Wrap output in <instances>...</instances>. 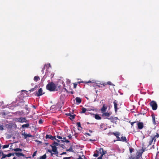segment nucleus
I'll list each match as a JSON object with an SVG mask.
<instances>
[{
	"mask_svg": "<svg viewBox=\"0 0 159 159\" xmlns=\"http://www.w3.org/2000/svg\"><path fill=\"white\" fill-rule=\"evenodd\" d=\"M6 156H7V157H9L11 156V154L10 153H9L8 154L6 155Z\"/></svg>",
	"mask_w": 159,
	"mask_h": 159,
	"instance_id": "09e8293b",
	"label": "nucleus"
},
{
	"mask_svg": "<svg viewBox=\"0 0 159 159\" xmlns=\"http://www.w3.org/2000/svg\"><path fill=\"white\" fill-rule=\"evenodd\" d=\"M22 135L24 136L25 139H26L28 137H32V136L30 134H26L25 133V132L23 133Z\"/></svg>",
	"mask_w": 159,
	"mask_h": 159,
	"instance_id": "dca6fc26",
	"label": "nucleus"
},
{
	"mask_svg": "<svg viewBox=\"0 0 159 159\" xmlns=\"http://www.w3.org/2000/svg\"><path fill=\"white\" fill-rule=\"evenodd\" d=\"M67 137H68L70 139H71L72 137L71 136L70 134L69 135H68Z\"/></svg>",
	"mask_w": 159,
	"mask_h": 159,
	"instance_id": "603ef678",
	"label": "nucleus"
},
{
	"mask_svg": "<svg viewBox=\"0 0 159 159\" xmlns=\"http://www.w3.org/2000/svg\"><path fill=\"white\" fill-rule=\"evenodd\" d=\"M147 110L145 109H141L140 111V114L144 115L146 114Z\"/></svg>",
	"mask_w": 159,
	"mask_h": 159,
	"instance_id": "aec40b11",
	"label": "nucleus"
},
{
	"mask_svg": "<svg viewBox=\"0 0 159 159\" xmlns=\"http://www.w3.org/2000/svg\"><path fill=\"white\" fill-rule=\"evenodd\" d=\"M134 151V149L133 148H129V152L132 153Z\"/></svg>",
	"mask_w": 159,
	"mask_h": 159,
	"instance_id": "c9c22d12",
	"label": "nucleus"
},
{
	"mask_svg": "<svg viewBox=\"0 0 159 159\" xmlns=\"http://www.w3.org/2000/svg\"><path fill=\"white\" fill-rule=\"evenodd\" d=\"M52 148V151L54 152L55 154H57L58 152L57 151V148L55 146L51 145Z\"/></svg>",
	"mask_w": 159,
	"mask_h": 159,
	"instance_id": "9b49d317",
	"label": "nucleus"
},
{
	"mask_svg": "<svg viewBox=\"0 0 159 159\" xmlns=\"http://www.w3.org/2000/svg\"><path fill=\"white\" fill-rule=\"evenodd\" d=\"M42 92V88H40L39 89L38 92H36V95L38 97H39L42 95L43 94H44V93H43Z\"/></svg>",
	"mask_w": 159,
	"mask_h": 159,
	"instance_id": "9d476101",
	"label": "nucleus"
},
{
	"mask_svg": "<svg viewBox=\"0 0 159 159\" xmlns=\"http://www.w3.org/2000/svg\"><path fill=\"white\" fill-rule=\"evenodd\" d=\"M63 139L64 140H66V137H64Z\"/></svg>",
	"mask_w": 159,
	"mask_h": 159,
	"instance_id": "0e129e2a",
	"label": "nucleus"
},
{
	"mask_svg": "<svg viewBox=\"0 0 159 159\" xmlns=\"http://www.w3.org/2000/svg\"><path fill=\"white\" fill-rule=\"evenodd\" d=\"M71 93L73 94L74 93V92L73 91H71L70 92Z\"/></svg>",
	"mask_w": 159,
	"mask_h": 159,
	"instance_id": "774afa93",
	"label": "nucleus"
},
{
	"mask_svg": "<svg viewBox=\"0 0 159 159\" xmlns=\"http://www.w3.org/2000/svg\"><path fill=\"white\" fill-rule=\"evenodd\" d=\"M29 124L28 123H27L25 124H24V125H22V127L23 128H24L25 127L28 128L29 127Z\"/></svg>",
	"mask_w": 159,
	"mask_h": 159,
	"instance_id": "cd10ccee",
	"label": "nucleus"
},
{
	"mask_svg": "<svg viewBox=\"0 0 159 159\" xmlns=\"http://www.w3.org/2000/svg\"><path fill=\"white\" fill-rule=\"evenodd\" d=\"M2 152L1 151H0V155L2 153Z\"/></svg>",
	"mask_w": 159,
	"mask_h": 159,
	"instance_id": "338daca9",
	"label": "nucleus"
},
{
	"mask_svg": "<svg viewBox=\"0 0 159 159\" xmlns=\"http://www.w3.org/2000/svg\"><path fill=\"white\" fill-rule=\"evenodd\" d=\"M159 137V134L158 132H156L153 135L151 136V139L149 142L148 146H150L152 145L153 141L154 143L156 142V139Z\"/></svg>",
	"mask_w": 159,
	"mask_h": 159,
	"instance_id": "f03ea898",
	"label": "nucleus"
},
{
	"mask_svg": "<svg viewBox=\"0 0 159 159\" xmlns=\"http://www.w3.org/2000/svg\"><path fill=\"white\" fill-rule=\"evenodd\" d=\"M59 145V144L56 142H54L52 144V145H54V146H58V145Z\"/></svg>",
	"mask_w": 159,
	"mask_h": 159,
	"instance_id": "473e14b6",
	"label": "nucleus"
},
{
	"mask_svg": "<svg viewBox=\"0 0 159 159\" xmlns=\"http://www.w3.org/2000/svg\"><path fill=\"white\" fill-rule=\"evenodd\" d=\"M117 101L116 100H115L113 102V104L114 107L115 111L116 112L118 110V108L117 107Z\"/></svg>",
	"mask_w": 159,
	"mask_h": 159,
	"instance_id": "4468645a",
	"label": "nucleus"
},
{
	"mask_svg": "<svg viewBox=\"0 0 159 159\" xmlns=\"http://www.w3.org/2000/svg\"><path fill=\"white\" fill-rule=\"evenodd\" d=\"M100 152L101 154V156H103V155H104L106 153V151H104L102 148H101L99 149Z\"/></svg>",
	"mask_w": 159,
	"mask_h": 159,
	"instance_id": "f3484780",
	"label": "nucleus"
},
{
	"mask_svg": "<svg viewBox=\"0 0 159 159\" xmlns=\"http://www.w3.org/2000/svg\"><path fill=\"white\" fill-rule=\"evenodd\" d=\"M35 88H33L32 89H30V92L34 91L35 90Z\"/></svg>",
	"mask_w": 159,
	"mask_h": 159,
	"instance_id": "de8ad7c7",
	"label": "nucleus"
},
{
	"mask_svg": "<svg viewBox=\"0 0 159 159\" xmlns=\"http://www.w3.org/2000/svg\"><path fill=\"white\" fill-rule=\"evenodd\" d=\"M151 116L152 117L153 124L154 125H156L157 123L156 122V120H155L156 117H155V114H154V113H153L152 114Z\"/></svg>",
	"mask_w": 159,
	"mask_h": 159,
	"instance_id": "f8f14e48",
	"label": "nucleus"
},
{
	"mask_svg": "<svg viewBox=\"0 0 159 159\" xmlns=\"http://www.w3.org/2000/svg\"><path fill=\"white\" fill-rule=\"evenodd\" d=\"M137 125L138 126V129H142L144 127V124L142 122H137Z\"/></svg>",
	"mask_w": 159,
	"mask_h": 159,
	"instance_id": "423d86ee",
	"label": "nucleus"
},
{
	"mask_svg": "<svg viewBox=\"0 0 159 159\" xmlns=\"http://www.w3.org/2000/svg\"><path fill=\"white\" fill-rule=\"evenodd\" d=\"M150 105L153 110H156L157 108V105L154 101H152L150 103Z\"/></svg>",
	"mask_w": 159,
	"mask_h": 159,
	"instance_id": "39448f33",
	"label": "nucleus"
},
{
	"mask_svg": "<svg viewBox=\"0 0 159 159\" xmlns=\"http://www.w3.org/2000/svg\"><path fill=\"white\" fill-rule=\"evenodd\" d=\"M76 102L79 103H80L81 102L82 100L81 98L79 97H76L75 98Z\"/></svg>",
	"mask_w": 159,
	"mask_h": 159,
	"instance_id": "412c9836",
	"label": "nucleus"
},
{
	"mask_svg": "<svg viewBox=\"0 0 159 159\" xmlns=\"http://www.w3.org/2000/svg\"><path fill=\"white\" fill-rule=\"evenodd\" d=\"M136 122H137V121H134V122H130V121L129 122V123H130L132 126H133L134 124Z\"/></svg>",
	"mask_w": 159,
	"mask_h": 159,
	"instance_id": "e433bc0d",
	"label": "nucleus"
},
{
	"mask_svg": "<svg viewBox=\"0 0 159 159\" xmlns=\"http://www.w3.org/2000/svg\"><path fill=\"white\" fill-rule=\"evenodd\" d=\"M37 152L36 151H35V152H34V153H33V154L32 155V157H34L36 155V153H37Z\"/></svg>",
	"mask_w": 159,
	"mask_h": 159,
	"instance_id": "a19ab883",
	"label": "nucleus"
},
{
	"mask_svg": "<svg viewBox=\"0 0 159 159\" xmlns=\"http://www.w3.org/2000/svg\"><path fill=\"white\" fill-rule=\"evenodd\" d=\"M66 151L67 152L69 151L73 152L74 151L73 150L72 147L71 146L69 149H66Z\"/></svg>",
	"mask_w": 159,
	"mask_h": 159,
	"instance_id": "a878e982",
	"label": "nucleus"
},
{
	"mask_svg": "<svg viewBox=\"0 0 159 159\" xmlns=\"http://www.w3.org/2000/svg\"><path fill=\"white\" fill-rule=\"evenodd\" d=\"M11 156H14L15 154V152L13 153H10Z\"/></svg>",
	"mask_w": 159,
	"mask_h": 159,
	"instance_id": "bf43d9fd",
	"label": "nucleus"
},
{
	"mask_svg": "<svg viewBox=\"0 0 159 159\" xmlns=\"http://www.w3.org/2000/svg\"><path fill=\"white\" fill-rule=\"evenodd\" d=\"M89 131L90 133H92L93 132V131L92 130H91L89 129Z\"/></svg>",
	"mask_w": 159,
	"mask_h": 159,
	"instance_id": "e2e57ef3",
	"label": "nucleus"
},
{
	"mask_svg": "<svg viewBox=\"0 0 159 159\" xmlns=\"http://www.w3.org/2000/svg\"><path fill=\"white\" fill-rule=\"evenodd\" d=\"M111 112H104L102 113V116L103 117H105L107 118H108L111 115Z\"/></svg>",
	"mask_w": 159,
	"mask_h": 159,
	"instance_id": "0eeeda50",
	"label": "nucleus"
},
{
	"mask_svg": "<svg viewBox=\"0 0 159 159\" xmlns=\"http://www.w3.org/2000/svg\"><path fill=\"white\" fill-rule=\"evenodd\" d=\"M46 154H45L43 155V156H41L40 157L39 159H46Z\"/></svg>",
	"mask_w": 159,
	"mask_h": 159,
	"instance_id": "c756f323",
	"label": "nucleus"
},
{
	"mask_svg": "<svg viewBox=\"0 0 159 159\" xmlns=\"http://www.w3.org/2000/svg\"><path fill=\"white\" fill-rule=\"evenodd\" d=\"M87 111V109L86 108L83 107L82 108V111L80 112L81 113H85L86 111Z\"/></svg>",
	"mask_w": 159,
	"mask_h": 159,
	"instance_id": "7c9ffc66",
	"label": "nucleus"
},
{
	"mask_svg": "<svg viewBox=\"0 0 159 159\" xmlns=\"http://www.w3.org/2000/svg\"><path fill=\"white\" fill-rule=\"evenodd\" d=\"M44 69H45V68H44V67H43V69L42 70V72H43V71H44Z\"/></svg>",
	"mask_w": 159,
	"mask_h": 159,
	"instance_id": "680f3d73",
	"label": "nucleus"
},
{
	"mask_svg": "<svg viewBox=\"0 0 159 159\" xmlns=\"http://www.w3.org/2000/svg\"><path fill=\"white\" fill-rule=\"evenodd\" d=\"M93 156H94V157H98V153H94Z\"/></svg>",
	"mask_w": 159,
	"mask_h": 159,
	"instance_id": "a18cd8bd",
	"label": "nucleus"
},
{
	"mask_svg": "<svg viewBox=\"0 0 159 159\" xmlns=\"http://www.w3.org/2000/svg\"><path fill=\"white\" fill-rule=\"evenodd\" d=\"M92 83V82L91 81L89 80V81H88V82H84V81L77 82V83L78 84H80V83Z\"/></svg>",
	"mask_w": 159,
	"mask_h": 159,
	"instance_id": "c85d7f7f",
	"label": "nucleus"
},
{
	"mask_svg": "<svg viewBox=\"0 0 159 159\" xmlns=\"http://www.w3.org/2000/svg\"><path fill=\"white\" fill-rule=\"evenodd\" d=\"M117 141H120L122 142H127V139L126 137L125 136H122L121 137V138L119 137V139L118 138L117 139Z\"/></svg>",
	"mask_w": 159,
	"mask_h": 159,
	"instance_id": "6e6552de",
	"label": "nucleus"
},
{
	"mask_svg": "<svg viewBox=\"0 0 159 159\" xmlns=\"http://www.w3.org/2000/svg\"><path fill=\"white\" fill-rule=\"evenodd\" d=\"M45 138L46 139H49L53 140H54V139H55V136H52L51 135L47 134Z\"/></svg>",
	"mask_w": 159,
	"mask_h": 159,
	"instance_id": "2eb2a0df",
	"label": "nucleus"
},
{
	"mask_svg": "<svg viewBox=\"0 0 159 159\" xmlns=\"http://www.w3.org/2000/svg\"><path fill=\"white\" fill-rule=\"evenodd\" d=\"M77 125L78 127H81V124L80 122H77L76 124Z\"/></svg>",
	"mask_w": 159,
	"mask_h": 159,
	"instance_id": "4c0bfd02",
	"label": "nucleus"
},
{
	"mask_svg": "<svg viewBox=\"0 0 159 159\" xmlns=\"http://www.w3.org/2000/svg\"><path fill=\"white\" fill-rule=\"evenodd\" d=\"M57 121H53L52 122V124L54 125H56L57 124Z\"/></svg>",
	"mask_w": 159,
	"mask_h": 159,
	"instance_id": "79ce46f5",
	"label": "nucleus"
},
{
	"mask_svg": "<svg viewBox=\"0 0 159 159\" xmlns=\"http://www.w3.org/2000/svg\"><path fill=\"white\" fill-rule=\"evenodd\" d=\"M57 137L59 139H63L62 137L58 135L57 136Z\"/></svg>",
	"mask_w": 159,
	"mask_h": 159,
	"instance_id": "c03bdc74",
	"label": "nucleus"
},
{
	"mask_svg": "<svg viewBox=\"0 0 159 159\" xmlns=\"http://www.w3.org/2000/svg\"><path fill=\"white\" fill-rule=\"evenodd\" d=\"M71 158V157H65L63 158V159H70Z\"/></svg>",
	"mask_w": 159,
	"mask_h": 159,
	"instance_id": "49530a36",
	"label": "nucleus"
},
{
	"mask_svg": "<svg viewBox=\"0 0 159 159\" xmlns=\"http://www.w3.org/2000/svg\"><path fill=\"white\" fill-rule=\"evenodd\" d=\"M144 151L143 147H142V149L139 150V151L136 152L135 156L131 155L129 157V159H139L140 157H141Z\"/></svg>",
	"mask_w": 159,
	"mask_h": 159,
	"instance_id": "f257e3e1",
	"label": "nucleus"
},
{
	"mask_svg": "<svg viewBox=\"0 0 159 159\" xmlns=\"http://www.w3.org/2000/svg\"><path fill=\"white\" fill-rule=\"evenodd\" d=\"M46 89L50 91H53L55 90H57L56 89L55 84L53 82L49 83L46 86Z\"/></svg>",
	"mask_w": 159,
	"mask_h": 159,
	"instance_id": "7ed1b4c3",
	"label": "nucleus"
},
{
	"mask_svg": "<svg viewBox=\"0 0 159 159\" xmlns=\"http://www.w3.org/2000/svg\"><path fill=\"white\" fill-rule=\"evenodd\" d=\"M40 80V78L38 76H36L34 77V80L36 81H37L39 80Z\"/></svg>",
	"mask_w": 159,
	"mask_h": 159,
	"instance_id": "393cba45",
	"label": "nucleus"
},
{
	"mask_svg": "<svg viewBox=\"0 0 159 159\" xmlns=\"http://www.w3.org/2000/svg\"><path fill=\"white\" fill-rule=\"evenodd\" d=\"M36 141H37V143H38V144H40L42 143L40 141H38V140H36Z\"/></svg>",
	"mask_w": 159,
	"mask_h": 159,
	"instance_id": "8fccbe9b",
	"label": "nucleus"
},
{
	"mask_svg": "<svg viewBox=\"0 0 159 159\" xmlns=\"http://www.w3.org/2000/svg\"><path fill=\"white\" fill-rule=\"evenodd\" d=\"M107 84H108V85H113L112 84V83L111 82H110V81H108L106 83H103V84H101V85H102L103 87L105 86Z\"/></svg>",
	"mask_w": 159,
	"mask_h": 159,
	"instance_id": "5701e85b",
	"label": "nucleus"
},
{
	"mask_svg": "<svg viewBox=\"0 0 159 159\" xmlns=\"http://www.w3.org/2000/svg\"><path fill=\"white\" fill-rule=\"evenodd\" d=\"M43 121L42 119H40L39 120V123L40 124H41L43 123Z\"/></svg>",
	"mask_w": 159,
	"mask_h": 159,
	"instance_id": "37998d69",
	"label": "nucleus"
},
{
	"mask_svg": "<svg viewBox=\"0 0 159 159\" xmlns=\"http://www.w3.org/2000/svg\"><path fill=\"white\" fill-rule=\"evenodd\" d=\"M2 157L1 159H3V158H5L6 157H7V156H6V155L5 154H4L3 152H2Z\"/></svg>",
	"mask_w": 159,
	"mask_h": 159,
	"instance_id": "f704fd0d",
	"label": "nucleus"
},
{
	"mask_svg": "<svg viewBox=\"0 0 159 159\" xmlns=\"http://www.w3.org/2000/svg\"><path fill=\"white\" fill-rule=\"evenodd\" d=\"M102 156H101L100 157H98L97 159H102Z\"/></svg>",
	"mask_w": 159,
	"mask_h": 159,
	"instance_id": "6e6d98bb",
	"label": "nucleus"
},
{
	"mask_svg": "<svg viewBox=\"0 0 159 159\" xmlns=\"http://www.w3.org/2000/svg\"><path fill=\"white\" fill-rule=\"evenodd\" d=\"M48 151L49 152H50L51 153H52V151H51V150H49V149H48Z\"/></svg>",
	"mask_w": 159,
	"mask_h": 159,
	"instance_id": "3c124183",
	"label": "nucleus"
},
{
	"mask_svg": "<svg viewBox=\"0 0 159 159\" xmlns=\"http://www.w3.org/2000/svg\"><path fill=\"white\" fill-rule=\"evenodd\" d=\"M9 144H7V145H4L3 146H2V149H4V148H7L9 147Z\"/></svg>",
	"mask_w": 159,
	"mask_h": 159,
	"instance_id": "2f4dec72",
	"label": "nucleus"
},
{
	"mask_svg": "<svg viewBox=\"0 0 159 159\" xmlns=\"http://www.w3.org/2000/svg\"><path fill=\"white\" fill-rule=\"evenodd\" d=\"M108 119L111 120V122L114 123L116 122L118 119L117 117H114L112 116L110 118H108Z\"/></svg>",
	"mask_w": 159,
	"mask_h": 159,
	"instance_id": "1a4fd4ad",
	"label": "nucleus"
},
{
	"mask_svg": "<svg viewBox=\"0 0 159 159\" xmlns=\"http://www.w3.org/2000/svg\"><path fill=\"white\" fill-rule=\"evenodd\" d=\"M12 150H13L15 152H18V151L21 152L22 151V149L18 148L13 149Z\"/></svg>",
	"mask_w": 159,
	"mask_h": 159,
	"instance_id": "bb28decb",
	"label": "nucleus"
},
{
	"mask_svg": "<svg viewBox=\"0 0 159 159\" xmlns=\"http://www.w3.org/2000/svg\"><path fill=\"white\" fill-rule=\"evenodd\" d=\"M77 159H83V158L81 157L80 156H79V157Z\"/></svg>",
	"mask_w": 159,
	"mask_h": 159,
	"instance_id": "4d7b16f0",
	"label": "nucleus"
},
{
	"mask_svg": "<svg viewBox=\"0 0 159 159\" xmlns=\"http://www.w3.org/2000/svg\"><path fill=\"white\" fill-rule=\"evenodd\" d=\"M14 121L16 122H19L20 123H27L29 122V120H26L25 117H20L19 118H16L14 119Z\"/></svg>",
	"mask_w": 159,
	"mask_h": 159,
	"instance_id": "20e7f679",
	"label": "nucleus"
},
{
	"mask_svg": "<svg viewBox=\"0 0 159 159\" xmlns=\"http://www.w3.org/2000/svg\"><path fill=\"white\" fill-rule=\"evenodd\" d=\"M99 87H102L103 86H101L100 85H97Z\"/></svg>",
	"mask_w": 159,
	"mask_h": 159,
	"instance_id": "69168bd1",
	"label": "nucleus"
},
{
	"mask_svg": "<svg viewBox=\"0 0 159 159\" xmlns=\"http://www.w3.org/2000/svg\"><path fill=\"white\" fill-rule=\"evenodd\" d=\"M66 154V152H63L61 154V155H63L64 154Z\"/></svg>",
	"mask_w": 159,
	"mask_h": 159,
	"instance_id": "864d4df0",
	"label": "nucleus"
},
{
	"mask_svg": "<svg viewBox=\"0 0 159 159\" xmlns=\"http://www.w3.org/2000/svg\"><path fill=\"white\" fill-rule=\"evenodd\" d=\"M112 134L116 136V137L117 139H119V136L120 135V133L119 132H113Z\"/></svg>",
	"mask_w": 159,
	"mask_h": 159,
	"instance_id": "a211bd4d",
	"label": "nucleus"
},
{
	"mask_svg": "<svg viewBox=\"0 0 159 159\" xmlns=\"http://www.w3.org/2000/svg\"><path fill=\"white\" fill-rule=\"evenodd\" d=\"M85 134H87L89 136H91V135L88 133H85Z\"/></svg>",
	"mask_w": 159,
	"mask_h": 159,
	"instance_id": "13d9d810",
	"label": "nucleus"
},
{
	"mask_svg": "<svg viewBox=\"0 0 159 159\" xmlns=\"http://www.w3.org/2000/svg\"><path fill=\"white\" fill-rule=\"evenodd\" d=\"M4 129L3 126L2 125H0V130H2Z\"/></svg>",
	"mask_w": 159,
	"mask_h": 159,
	"instance_id": "ea45409f",
	"label": "nucleus"
},
{
	"mask_svg": "<svg viewBox=\"0 0 159 159\" xmlns=\"http://www.w3.org/2000/svg\"><path fill=\"white\" fill-rule=\"evenodd\" d=\"M66 115L70 116V118L71 120L74 119L75 118V116H76L75 115H72L70 113L67 114Z\"/></svg>",
	"mask_w": 159,
	"mask_h": 159,
	"instance_id": "6ab92c4d",
	"label": "nucleus"
},
{
	"mask_svg": "<svg viewBox=\"0 0 159 159\" xmlns=\"http://www.w3.org/2000/svg\"><path fill=\"white\" fill-rule=\"evenodd\" d=\"M15 155L17 157L24 156V154L21 152H15Z\"/></svg>",
	"mask_w": 159,
	"mask_h": 159,
	"instance_id": "4be33fe9",
	"label": "nucleus"
},
{
	"mask_svg": "<svg viewBox=\"0 0 159 159\" xmlns=\"http://www.w3.org/2000/svg\"><path fill=\"white\" fill-rule=\"evenodd\" d=\"M89 141H95V139L93 140V139H89Z\"/></svg>",
	"mask_w": 159,
	"mask_h": 159,
	"instance_id": "052dcab7",
	"label": "nucleus"
},
{
	"mask_svg": "<svg viewBox=\"0 0 159 159\" xmlns=\"http://www.w3.org/2000/svg\"><path fill=\"white\" fill-rule=\"evenodd\" d=\"M95 118L97 120H101V117L98 114H95Z\"/></svg>",
	"mask_w": 159,
	"mask_h": 159,
	"instance_id": "b1692460",
	"label": "nucleus"
},
{
	"mask_svg": "<svg viewBox=\"0 0 159 159\" xmlns=\"http://www.w3.org/2000/svg\"><path fill=\"white\" fill-rule=\"evenodd\" d=\"M73 84H74V88L75 89L77 87V86L78 84L77 83H73Z\"/></svg>",
	"mask_w": 159,
	"mask_h": 159,
	"instance_id": "72a5a7b5",
	"label": "nucleus"
},
{
	"mask_svg": "<svg viewBox=\"0 0 159 159\" xmlns=\"http://www.w3.org/2000/svg\"><path fill=\"white\" fill-rule=\"evenodd\" d=\"M54 139L57 141L58 143H59L60 142V141L59 140L56 139V138L55 139Z\"/></svg>",
	"mask_w": 159,
	"mask_h": 159,
	"instance_id": "5fc2aeb1",
	"label": "nucleus"
},
{
	"mask_svg": "<svg viewBox=\"0 0 159 159\" xmlns=\"http://www.w3.org/2000/svg\"><path fill=\"white\" fill-rule=\"evenodd\" d=\"M107 107L105 105V104H103V105L101 109V111L102 113L106 112L107 111Z\"/></svg>",
	"mask_w": 159,
	"mask_h": 159,
	"instance_id": "ddd939ff",
	"label": "nucleus"
},
{
	"mask_svg": "<svg viewBox=\"0 0 159 159\" xmlns=\"http://www.w3.org/2000/svg\"><path fill=\"white\" fill-rule=\"evenodd\" d=\"M61 141L62 142H66L67 143H68L70 142V141L68 140H61Z\"/></svg>",
	"mask_w": 159,
	"mask_h": 159,
	"instance_id": "58836bf2",
	"label": "nucleus"
}]
</instances>
